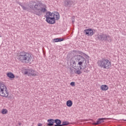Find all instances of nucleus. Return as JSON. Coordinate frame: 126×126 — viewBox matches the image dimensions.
Wrapping results in <instances>:
<instances>
[{"label": "nucleus", "instance_id": "6", "mask_svg": "<svg viewBox=\"0 0 126 126\" xmlns=\"http://www.w3.org/2000/svg\"><path fill=\"white\" fill-rule=\"evenodd\" d=\"M24 74H27L28 76H37V72L33 69H25L24 70Z\"/></svg>", "mask_w": 126, "mask_h": 126}, {"label": "nucleus", "instance_id": "11", "mask_svg": "<svg viewBox=\"0 0 126 126\" xmlns=\"http://www.w3.org/2000/svg\"><path fill=\"white\" fill-rule=\"evenodd\" d=\"M19 5L22 7L23 9L24 10H27V11H28L29 12H31L32 9H30V7H29V6L28 7H26L24 5H22V3L21 2H19Z\"/></svg>", "mask_w": 126, "mask_h": 126}, {"label": "nucleus", "instance_id": "26", "mask_svg": "<svg viewBox=\"0 0 126 126\" xmlns=\"http://www.w3.org/2000/svg\"><path fill=\"white\" fill-rule=\"evenodd\" d=\"M37 126H42V124L38 123V124H37Z\"/></svg>", "mask_w": 126, "mask_h": 126}, {"label": "nucleus", "instance_id": "21", "mask_svg": "<svg viewBox=\"0 0 126 126\" xmlns=\"http://www.w3.org/2000/svg\"><path fill=\"white\" fill-rule=\"evenodd\" d=\"M66 106L67 107H71L72 106V101L69 100L66 101Z\"/></svg>", "mask_w": 126, "mask_h": 126}, {"label": "nucleus", "instance_id": "28", "mask_svg": "<svg viewBox=\"0 0 126 126\" xmlns=\"http://www.w3.org/2000/svg\"><path fill=\"white\" fill-rule=\"evenodd\" d=\"M72 23H74V21H72Z\"/></svg>", "mask_w": 126, "mask_h": 126}, {"label": "nucleus", "instance_id": "2", "mask_svg": "<svg viewBox=\"0 0 126 126\" xmlns=\"http://www.w3.org/2000/svg\"><path fill=\"white\" fill-rule=\"evenodd\" d=\"M17 59L21 63H29L32 60L31 54L25 51H22L17 55Z\"/></svg>", "mask_w": 126, "mask_h": 126}, {"label": "nucleus", "instance_id": "23", "mask_svg": "<svg viewBox=\"0 0 126 126\" xmlns=\"http://www.w3.org/2000/svg\"><path fill=\"white\" fill-rule=\"evenodd\" d=\"M1 113L3 115H6V114H7V110L2 109L1 111Z\"/></svg>", "mask_w": 126, "mask_h": 126}, {"label": "nucleus", "instance_id": "8", "mask_svg": "<svg viewBox=\"0 0 126 126\" xmlns=\"http://www.w3.org/2000/svg\"><path fill=\"white\" fill-rule=\"evenodd\" d=\"M84 33L86 36H93L94 34V32L92 29L85 30Z\"/></svg>", "mask_w": 126, "mask_h": 126}, {"label": "nucleus", "instance_id": "1", "mask_svg": "<svg viewBox=\"0 0 126 126\" xmlns=\"http://www.w3.org/2000/svg\"><path fill=\"white\" fill-rule=\"evenodd\" d=\"M28 6L32 9L31 12L37 15V16H41L42 12L45 13L47 11L46 8V5L43 4L41 1L39 0H31L30 1Z\"/></svg>", "mask_w": 126, "mask_h": 126}, {"label": "nucleus", "instance_id": "27", "mask_svg": "<svg viewBox=\"0 0 126 126\" xmlns=\"http://www.w3.org/2000/svg\"><path fill=\"white\" fill-rule=\"evenodd\" d=\"M19 126H21V124L20 123H18Z\"/></svg>", "mask_w": 126, "mask_h": 126}, {"label": "nucleus", "instance_id": "12", "mask_svg": "<svg viewBox=\"0 0 126 126\" xmlns=\"http://www.w3.org/2000/svg\"><path fill=\"white\" fill-rule=\"evenodd\" d=\"M106 120V118H99L96 123H93L94 126H97L104 123V120Z\"/></svg>", "mask_w": 126, "mask_h": 126}, {"label": "nucleus", "instance_id": "29", "mask_svg": "<svg viewBox=\"0 0 126 126\" xmlns=\"http://www.w3.org/2000/svg\"><path fill=\"white\" fill-rule=\"evenodd\" d=\"M124 121H126V120H124Z\"/></svg>", "mask_w": 126, "mask_h": 126}, {"label": "nucleus", "instance_id": "16", "mask_svg": "<svg viewBox=\"0 0 126 126\" xmlns=\"http://www.w3.org/2000/svg\"><path fill=\"white\" fill-rule=\"evenodd\" d=\"M54 14H55V12H53L52 13L50 11H48L46 13V15L45 16V18H47V17H54Z\"/></svg>", "mask_w": 126, "mask_h": 126}, {"label": "nucleus", "instance_id": "7", "mask_svg": "<svg viewBox=\"0 0 126 126\" xmlns=\"http://www.w3.org/2000/svg\"><path fill=\"white\" fill-rule=\"evenodd\" d=\"M75 1L73 0H64L63 5L67 8H70L72 5H74Z\"/></svg>", "mask_w": 126, "mask_h": 126}, {"label": "nucleus", "instance_id": "17", "mask_svg": "<svg viewBox=\"0 0 126 126\" xmlns=\"http://www.w3.org/2000/svg\"><path fill=\"white\" fill-rule=\"evenodd\" d=\"M52 17L54 18V20H59L60 19V13L58 12H54V15Z\"/></svg>", "mask_w": 126, "mask_h": 126}, {"label": "nucleus", "instance_id": "13", "mask_svg": "<svg viewBox=\"0 0 126 126\" xmlns=\"http://www.w3.org/2000/svg\"><path fill=\"white\" fill-rule=\"evenodd\" d=\"M73 52H74L75 53H78V54L81 55V56H84V57H86V59H89V56H88V55L81 51L73 50Z\"/></svg>", "mask_w": 126, "mask_h": 126}, {"label": "nucleus", "instance_id": "9", "mask_svg": "<svg viewBox=\"0 0 126 126\" xmlns=\"http://www.w3.org/2000/svg\"><path fill=\"white\" fill-rule=\"evenodd\" d=\"M46 18V21L49 24H55L56 23V20H55V18L53 17H47Z\"/></svg>", "mask_w": 126, "mask_h": 126}, {"label": "nucleus", "instance_id": "5", "mask_svg": "<svg viewBox=\"0 0 126 126\" xmlns=\"http://www.w3.org/2000/svg\"><path fill=\"white\" fill-rule=\"evenodd\" d=\"M74 59L76 63H78L77 65H78V66L82 67L83 66L82 65L84 63V62L86 63V60H85V58L81 55H75L74 56Z\"/></svg>", "mask_w": 126, "mask_h": 126}, {"label": "nucleus", "instance_id": "18", "mask_svg": "<svg viewBox=\"0 0 126 126\" xmlns=\"http://www.w3.org/2000/svg\"><path fill=\"white\" fill-rule=\"evenodd\" d=\"M100 88L102 91H107V90L109 89V87H108V86L106 85H102L100 87Z\"/></svg>", "mask_w": 126, "mask_h": 126}, {"label": "nucleus", "instance_id": "4", "mask_svg": "<svg viewBox=\"0 0 126 126\" xmlns=\"http://www.w3.org/2000/svg\"><path fill=\"white\" fill-rule=\"evenodd\" d=\"M97 39L99 41H105L106 42H108V43H111L113 40L112 36H110V35L103 33L98 34Z\"/></svg>", "mask_w": 126, "mask_h": 126}, {"label": "nucleus", "instance_id": "24", "mask_svg": "<svg viewBox=\"0 0 126 126\" xmlns=\"http://www.w3.org/2000/svg\"><path fill=\"white\" fill-rule=\"evenodd\" d=\"M84 72H86V73H88L89 72V71H88V68H86V65H85V66H84Z\"/></svg>", "mask_w": 126, "mask_h": 126}, {"label": "nucleus", "instance_id": "14", "mask_svg": "<svg viewBox=\"0 0 126 126\" xmlns=\"http://www.w3.org/2000/svg\"><path fill=\"white\" fill-rule=\"evenodd\" d=\"M47 122L48 123L47 124L48 126H55V125H54V124H55V120H54L53 119H48L47 120Z\"/></svg>", "mask_w": 126, "mask_h": 126}, {"label": "nucleus", "instance_id": "15", "mask_svg": "<svg viewBox=\"0 0 126 126\" xmlns=\"http://www.w3.org/2000/svg\"><path fill=\"white\" fill-rule=\"evenodd\" d=\"M54 125L55 126H62V121L60 119H55L54 120Z\"/></svg>", "mask_w": 126, "mask_h": 126}, {"label": "nucleus", "instance_id": "25", "mask_svg": "<svg viewBox=\"0 0 126 126\" xmlns=\"http://www.w3.org/2000/svg\"><path fill=\"white\" fill-rule=\"evenodd\" d=\"M70 85L71 86H75V83L74 82H72L70 83Z\"/></svg>", "mask_w": 126, "mask_h": 126}, {"label": "nucleus", "instance_id": "10", "mask_svg": "<svg viewBox=\"0 0 126 126\" xmlns=\"http://www.w3.org/2000/svg\"><path fill=\"white\" fill-rule=\"evenodd\" d=\"M74 69H75L76 70L74 71L75 73H76V74H81V73H82V72L81 71V69H82V67H81V66H77L76 67H75V68H74Z\"/></svg>", "mask_w": 126, "mask_h": 126}, {"label": "nucleus", "instance_id": "22", "mask_svg": "<svg viewBox=\"0 0 126 126\" xmlns=\"http://www.w3.org/2000/svg\"><path fill=\"white\" fill-rule=\"evenodd\" d=\"M68 125H69V122L67 121H63L62 124H61V126H68Z\"/></svg>", "mask_w": 126, "mask_h": 126}, {"label": "nucleus", "instance_id": "20", "mask_svg": "<svg viewBox=\"0 0 126 126\" xmlns=\"http://www.w3.org/2000/svg\"><path fill=\"white\" fill-rule=\"evenodd\" d=\"M7 76L9 78H14V77H15V76H14V74H13V73L11 72H9L7 73Z\"/></svg>", "mask_w": 126, "mask_h": 126}, {"label": "nucleus", "instance_id": "19", "mask_svg": "<svg viewBox=\"0 0 126 126\" xmlns=\"http://www.w3.org/2000/svg\"><path fill=\"white\" fill-rule=\"evenodd\" d=\"M54 41L55 43H57L58 42H63V41H64V39L57 38L54 39Z\"/></svg>", "mask_w": 126, "mask_h": 126}, {"label": "nucleus", "instance_id": "3", "mask_svg": "<svg viewBox=\"0 0 126 126\" xmlns=\"http://www.w3.org/2000/svg\"><path fill=\"white\" fill-rule=\"evenodd\" d=\"M98 66L103 69H109L112 66V62L106 59H102L97 61Z\"/></svg>", "mask_w": 126, "mask_h": 126}]
</instances>
